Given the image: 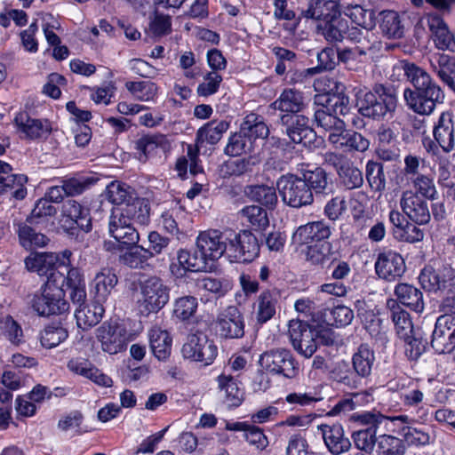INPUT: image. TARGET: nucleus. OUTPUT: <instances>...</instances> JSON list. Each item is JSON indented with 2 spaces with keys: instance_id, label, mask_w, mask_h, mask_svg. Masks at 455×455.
<instances>
[{
  "instance_id": "4be33fe9",
  "label": "nucleus",
  "mask_w": 455,
  "mask_h": 455,
  "mask_svg": "<svg viewBox=\"0 0 455 455\" xmlns=\"http://www.w3.org/2000/svg\"><path fill=\"white\" fill-rule=\"evenodd\" d=\"M108 235L113 237L119 245L124 248H130L136 245L140 241L138 230L122 219V215L110 213L108 219Z\"/></svg>"
},
{
  "instance_id": "13d9d810",
  "label": "nucleus",
  "mask_w": 455,
  "mask_h": 455,
  "mask_svg": "<svg viewBox=\"0 0 455 455\" xmlns=\"http://www.w3.org/2000/svg\"><path fill=\"white\" fill-rule=\"evenodd\" d=\"M165 141L164 135H147L135 143L136 154L140 162H145Z\"/></svg>"
},
{
  "instance_id": "5fc2aeb1",
  "label": "nucleus",
  "mask_w": 455,
  "mask_h": 455,
  "mask_svg": "<svg viewBox=\"0 0 455 455\" xmlns=\"http://www.w3.org/2000/svg\"><path fill=\"white\" fill-rule=\"evenodd\" d=\"M198 301L194 296L186 295L176 299L173 302V316L185 322L192 319L197 310Z\"/></svg>"
},
{
  "instance_id": "ea45409f",
  "label": "nucleus",
  "mask_w": 455,
  "mask_h": 455,
  "mask_svg": "<svg viewBox=\"0 0 455 455\" xmlns=\"http://www.w3.org/2000/svg\"><path fill=\"white\" fill-rule=\"evenodd\" d=\"M0 335L14 347H20L26 343L21 324L10 315L0 316Z\"/></svg>"
},
{
  "instance_id": "052dcab7",
  "label": "nucleus",
  "mask_w": 455,
  "mask_h": 455,
  "mask_svg": "<svg viewBox=\"0 0 455 455\" xmlns=\"http://www.w3.org/2000/svg\"><path fill=\"white\" fill-rule=\"evenodd\" d=\"M185 215L184 208L179 203H175L162 213L161 224L168 233L178 234L180 232V222Z\"/></svg>"
},
{
  "instance_id": "58836bf2",
  "label": "nucleus",
  "mask_w": 455,
  "mask_h": 455,
  "mask_svg": "<svg viewBox=\"0 0 455 455\" xmlns=\"http://www.w3.org/2000/svg\"><path fill=\"white\" fill-rule=\"evenodd\" d=\"M16 233L20 246L27 251L44 247L50 241L44 234L37 232L27 222L18 223Z\"/></svg>"
},
{
  "instance_id": "2eb2a0df",
  "label": "nucleus",
  "mask_w": 455,
  "mask_h": 455,
  "mask_svg": "<svg viewBox=\"0 0 455 455\" xmlns=\"http://www.w3.org/2000/svg\"><path fill=\"white\" fill-rule=\"evenodd\" d=\"M377 275L386 281L393 282L405 272V261L402 255L392 250L380 251L374 264Z\"/></svg>"
},
{
  "instance_id": "69168bd1",
  "label": "nucleus",
  "mask_w": 455,
  "mask_h": 455,
  "mask_svg": "<svg viewBox=\"0 0 455 455\" xmlns=\"http://www.w3.org/2000/svg\"><path fill=\"white\" fill-rule=\"evenodd\" d=\"M243 220L255 228H265L269 220L266 210L259 205H247L240 211Z\"/></svg>"
},
{
  "instance_id": "338daca9",
  "label": "nucleus",
  "mask_w": 455,
  "mask_h": 455,
  "mask_svg": "<svg viewBox=\"0 0 455 455\" xmlns=\"http://www.w3.org/2000/svg\"><path fill=\"white\" fill-rule=\"evenodd\" d=\"M68 331L60 325H48L40 332L41 345L45 348L59 346L68 338Z\"/></svg>"
},
{
  "instance_id": "72a5a7b5",
  "label": "nucleus",
  "mask_w": 455,
  "mask_h": 455,
  "mask_svg": "<svg viewBox=\"0 0 455 455\" xmlns=\"http://www.w3.org/2000/svg\"><path fill=\"white\" fill-rule=\"evenodd\" d=\"M102 303V301L94 299V301L89 305H80L79 308H77L75 313L77 325L86 330L98 324L105 313Z\"/></svg>"
},
{
  "instance_id": "f257e3e1",
  "label": "nucleus",
  "mask_w": 455,
  "mask_h": 455,
  "mask_svg": "<svg viewBox=\"0 0 455 455\" xmlns=\"http://www.w3.org/2000/svg\"><path fill=\"white\" fill-rule=\"evenodd\" d=\"M356 107L365 117L380 120L392 116L397 107L396 94L383 84H376L372 91L366 88H355Z\"/></svg>"
},
{
  "instance_id": "603ef678",
  "label": "nucleus",
  "mask_w": 455,
  "mask_h": 455,
  "mask_svg": "<svg viewBox=\"0 0 455 455\" xmlns=\"http://www.w3.org/2000/svg\"><path fill=\"white\" fill-rule=\"evenodd\" d=\"M355 42L354 47L346 48L338 52V62L347 63L351 60H356L363 56H366L373 48L374 43L367 36H356L353 39Z\"/></svg>"
},
{
  "instance_id": "a19ab883",
  "label": "nucleus",
  "mask_w": 455,
  "mask_h": 455,
  "mask_svg": "<svg viewBox=\"0 0 455 455\" xmlns=\"http://www.w3.org/2000/svg\"><path fill=\"white\" fill-rule=\"evenodd\" d=\"M63 284H60L65 290H70V299L74 303L81 304L86 298L85 283L80 269L71 267L64 276Z\"/></svg>"
},
{
  "instance_id": "680f3d73",
  "label": "nucleus",
  "mask_w": 455,
  "mask_h": 455,
  "mask_svg": "<svg viewBox=\"0 0 455 455\" xmlns=\"http://www.w3.org/2000/svg\"><path fill=\"white\" fill-rule=\"evenodd\" d=\"M272 52L276 58L275 71L277 75L282 76L295 68L298 57L294 52L281 46H275Z\"/></svg>"
},
{
  "instance_id": "774afa93",
  "label": "nucleus",
  "mask_w": 455,
  "mask_h": 455,
  "mask_svg": "<svg viewBox=\"0 0 455 455\" xmlns=\"http://www.w3.org/2000/svg\"><path fill=\"white\" fill-rule=\"evenodd\" d=\"M377 451L382 455H402L404 452L403 441L390 435H380L377 439Z\"/></svg>"
},
{
  "instance_id": "c756f323",
  "label": "nucleus",
  "mask_w": 455,
  "mask_h": 455,
  "mask_svg": "<svg viewBox=\"0 0 455 455\" xmlns=\"http://www.w3.org/2000/svg\"><path fill=\"white\" fill-rule=\"evenodd\" d=\"M280 299V293L276 289L265 290L257 298L255 302V315L259 323L268 322L275 315Z\"/></svg>"
},
{
  "instance_id": "a18cd8bd",
  "label": "nucleus",
  "mask_w": 455,
  "mask_h": 455,
  "mask_svg": "<svg viewBox=\"0 0 455 455\" xmlns=\"http://www.w3.org/2000/svg\"><path fill=\"white\" fill-rule=\"evenodd\" d=\"M240 129L252 142L257 139H266L269 133V129L263 118L254 113H250L244 117Z\"/></svg>"
},
{
  "instance_id": "423d86ee",
  "label": "nucleus",
  "mask_w": 455,
  "mask_h": 455,
  "mask_svg": "<svg viewBox=\"0 0 455 455\" xmlns=\"http://www.w3.org/2000/svg\"><path fill=\"white\" fill-rule=\"evenodd\" d=\"M403 97L410 108L420 115H430L436 104L442 103L444 94L435 82L417 90L405 89Z\"/></svg>"
},
{
  "instance_id": "6e6552de",
  "label": "nucleus",
  "mask_w": 455,
  "mask_h": 455,
  "mask_svg": "<svg viewBox=\"0 0 455 455\" xmlns=\"http://www.w3.org/2000/svg\"><path fill=\"white\" fill-rule=\"evenodd\" d=\"M59 223L70 235H74L77 228L90 232L92 228L90 209L76 200H67L61 205Z\"/></svg>"
},
{
  "instance_id": "e433bc0d",
  "label": "nucleus",
  "mask_w": 455,
  "mask_h": 455,
  "mask_svg": "<svg viewBox=\"0 0 455 455\" xmlns=\"http://www.w3.org/2000/svg\"><path fill=\"white\" fill-rule=\"evenodd\" d=\"M149 344L153 355L159 360H166L172 351V339L170 334L159 327H153L148 331Z\"/></svg>"
},
{
  "instance_id": "f03ea898",
  "label": "nucleus",
  "mask_w": 455,
  "mask_h": 455,
  "mask_svg": "<svg viewBox=\"0 0 455 455\" xmlns=\"http://www.w3.org/2000/svg\"><path fill=\"white\" fill-rule=\"evenodd\" d=\"M139 290L137 304L141 315H148L150 313L158 312L169 301L170 289L158 276L151 275L140 279Z\"/></svg>"
},
{
  "instance_id": "9d476101",
  "label": "nucleus",
  "mask_w": 455,
  "mask_h": 455,
  "mask_svg": "<svg viewBox=\"0 0 455 455\" xmlns=\"http://www.w3.org/2000/svg\"><path fill=\"white\" fill-rule=\"evenodd\" d=\"M16 132L22 140H46L52 131V123L48 119L36 118L27 111L18 112L13 119Z\"/></svg>"
},
{
  "instance_id": "7ed1b4c3",
  "label": "nucleus",
  "mask_w": 455,
  "mask_h": 455,
  "mask_svg": "<svg viewBox=\"0 0 455 455\" xmlns=\"http://www.w3.org/2000/svg\"><path fill=\"white\" fill-rule=\"evenodd\" d=\"M276 186L283 202L290 207L301 208L314 201L311 188L306 180L298 175H282L277 180Z\"/></svg>"
},
{
  "instance_id": "ddd939ff",
  "label": "nucleus",
  "mask_w": 455,
  "mask_h": 455,
  "mask_svg": "<svg viewBox=\"0 0 455 455\" xmlns=\"http://www.w3.org/2000/svg\"><path fill=\"white\" fill-rule=\"evenodd\" d=\"M431 346L438 354L451 353L455 348V316L443 315L436 319Z\"/></svg>"
},
{
  "instance_id": "79ce46f5",
  "label": "nucleus",
  "mask_w": 455,
  "mask_h": 455,
  "mask_svg": "<svg viewBox=\"0 0 455 455\" xmlns=\"http://www.w3.org/2000/svg\"><path fill=\"white\" fill-rule=\"evenodd\" d=\"M352 419L366 426L367 427H374L375 429H377L379 425L387 420L392 423L399 422L401 424H409L413 421L411 417L406 414H401L397 416H385L379 412L370 411L355 413L352 416Z\"/></svg>"
},
{
  "instance_id": "3c124183",
  "label": "nucleus",
  "mask_w": 455,
  "mask_h": 455,
  "mask_svg": "<svg viewBox=\"0 0 455 455\" xmlns=\"http://www.w3.org/2000/svg\"><path fill=\"white\" fill-rule=\"evenodd\" d=\"M125 87L134 99L146 102H155L159 91L157 84L148 80L137 82L129 81L125 84Z\"/></svg>"
},
{
  "instance_id": "c85d7f7f",
  "label": "nucleus",
  "mask_w": 455,
  "mask_h": 455,
  "mask_svg": "<svg viewBox=\"0 0 455 455\" xmlns=\"http://www.w3.org/2000/svg\"><path fill=\"white\" fill-rule=\"evenodd\" d=\"M228 128L229 123L225 120H212L204 124L196 132V145L197 149L205 145H216Z\"/></svg>"
},
{
  "instance_id": "6ab92c4d",
  "label": "nucleus",
  "mask_w": 455,
  "mask_h": 455,
  "mask_svg": "<svg viewBox=\"0 0 455 455\" xmlns=\"http://www.w3.org/2000/svg\"><path fill=\"white\" fill-rule=\"evenodd\" d=\"M196 249L206 260L219 259L228 250L227 238L217 229L200 232L196 238Z\"/></svg>"
},
{
  "instance_id": "5701e85b",
  "label": "nucleus",
  "mask_w": 455,
  "mask_h": 455,
  "mask_svg": "<svg viewBox=\"0 0 455 455\" xmlns=\"http://www.w3.org/2000/svg\"><path fill=\"white\" fill-rule=\"evenodd\" d=\"M111 213L122 215V219L129 223L134 221L147 226L150 221V205L146 199L138 197L137 195L125 205L113 208Z\"/></svg>"
},
{
  "instance_id": "e2e57ef3",
  "label": "nucleus",
  "mask_w": 455,
  "mask_h": 455,
  "mask_svg": "<svg viewBox=\"0 0 455 455\" xmlns=\"http://www.w3.org/2000/svg\"><path fill=\"white\" fill-rule=\"evenodd\" d=\"M437 66L432 63L434 69L440 79L455 92V64L451 61L448 55L442 54L436 58Z\"/></svg>"
},
{
  "instance_id": "864d4df0",
  "label": "nucleus",
  "mask_w": 455,
  "mask_h": 455,
  "mask_svg": "<svg viewBox=\"0 0 455 455\" xmlns=\"http://www.w3.org/2000/svg\"><path fill=\"white\" fill-rule=\"evenodd\" d=\"M301 178L306 180L311 191L314 190L316 194H328L331 190L328 174L323 168L307 170L302 173Z\"/></svg>"
},
{
  "instance_id": "a878e982",
  "label": "nucleus",
  "mask_w": 455,
  "mask_h": 455,
  "mask_svg": "<svg viewBox=\"0 0 455 455\" xmlns=\"http://www.w3.org/2000/svg\"><path fill=\"white\" fill-rule=\"evenodd\" d=\"M331 234V228L324 221H314L299 227L292 240L298 244H309L327 239Z\"/></svg>"
},
{
  "instance_id": "39448f33",
  "label": "nucleus",
  "mask_w": 455,
  "mask_h": 455,
  "mask_svg": "<svg viewBox=\"0 0 455 455\" xmlns=\"http://www.w3.org/2000/svg\"><path fill=\"white\" fill-rule=\"evenodd\" d=\"M262 369L286 379H295L299 373V364L288 349H273L263 353L259 360Z\"/></svg>"
},
{
  "instance_id": "bb28decb",
  "label": "nucleus",
  "mask_w": 455,
  "mask_h": 455,
  "mask_svg": "<svg viewBox=\"0 0 455 455\" xmlns=\"http://www.w3.org/2000/svg\"><path fill=\"white\" fill-rule=\"evenodd\" d=\"M344 13L346 16L349 17L355 24L365 29L364 33L356 29H351L349 32L351 39H355L356 36L369 37L370 30L376 25L375 12L372 10L365 9L361 5L355 4L347 6Z\"/></svg>"
},
{
  "instance_id": "8fccbe9b",
  "label": "nucleus",
  "mask_w": 455,
  "mask_h": 455,
  "mask_svg": "<svg viewBox=\"0 0 455 455\" xmlns=\"http://www.w3.org/2000/svg\"><path fill=\"white\" fill-rule=\"evenodd\" d=\"M106 197L112 204L119 205V207L125 205L131 202L136 196L133 188L129 185L120 182L112 181L106 188Z\"/></svg>"
},
{
  "instance_id": "c03bdc74",
  "label": "nucleus",
  "mask_w": 455,
  "mask_h": 455,
  "mask_svg": "<svg viewBox=\"0 0 455 455\" xmlns=\"http://www.w3.org/2000/svg\"><path fill=\"white\" fill-rule=\"evenodd\" d=\"M28 178L24 174L8 173L6 176H0V192L10 194L17 200H22L27 196L25 187Z\"/></svg>"
},
{
  "instance_id": "7c9ffc66",
  "label": "nucleus",
  "mask_w": 455,
  "mask_h": 455,
  "mask_svg": "<svg viewBox=\"0 0 455 455\" xmlns=\"http://www.w3.org/2000/svg\"><path fill=\"white\" fill-rule=\"evenodd\" d=\"M117 283L118 278L113 269L102 268L95 275L92 283V292L94 294V299L105 302Z\"/></svg>"
},
{
  "instance_id": "c9c22d12",
  "label": "nucleus",
  "mask_w": 455,
  "mask_h": 455,
  "mask_svg": "<svg viewBox=\"0 0 455 455\" xmlns=\"http://www.w3.org/2000/svg\"><path fill=\"white\" fill-rule=\"evenodd\" d=\"M395 294L399 303L411 310L417 313H421L424 310L423 293L415 286L403 283H398L395 288Z\"/></svg>"
},
{
  "instance_id": "4c0bfd02",
  "label": "nucleus",
  "mask_w": 455,
  "mask_h": 455,
  "mask_svg": "<svg viewBox=\"0 0 455 455\" xmlns=\"http://www.w3.org/2000/svg\"><path fill=\"white\" fill-rule=\"evenodd\" d=\"M339 4L334 0H310L305 17L327 22L339 16Z\"/></svg>"
},
{
  "instance_id": "6e6d98bb",
  "label": "nucleus",
  "mask_w": 455,
  "mask_h": 455,
  "mask_svg": "<svg viewBox=\"0 0 455 455\" xmlns=\"http://www.w3.org/2000/svg\"><path fill=\"white\" fill-rule=\"evenodd\" d=\"M404 345V354L409 360L417 361L426 351L427 341L423 339L419 331H413L400 338Z\"/></svg>"
},
{
  "instance_id": "bf43d9fd",
  "label": "nucleus",
  "mask_w": 455,
  "mask_h": 455,
  "mask_svg": "<svg viewBox=\"0 0 455 455\" xmlns=\"http://www.w3.org/2000/svg\"><path fill=\"white\" fill-rule=\"evenodd\" d=\"M337 173L340 183L347 189L358 188L363 183L362 172L350 160L345 165L340 166V170Z\"/></svg>"
},
{
  "instance_id": "2f4dec72",
  "label": "nucleus",
  "mask_w": 455,
  "mask_h": 455,
  "mask_svg": "<svg viewBox=\"0 0 455 455\" xmlns=\"http://www.w3.org/2000/svg\"><path fill=\"white\" fill-rule=\"evenodd\" d=\"M374 351L366 344H362L352 356L353 370L359 379H369L375 363Z\"/></svg>"
},
{
  "instance_id": "f8f14e48",
  "label": "nucleus",
  "mask_w": 455,
  "mask_h": 455,
  "mask_svg": "<svg viewBox=\"0 0 455 455\" xmlns=\"http://www.w3.org/2000/svg\"><path fill=\"white\" fill-rule=\"evenodd\" d=\"M244 327L242 313L236 307L231 306L218 315L215 331L221 339H240L244 335Z\"/></svg>"
},
{
  "instance_id": "a211bd4d",
  "label": "nucleus",
  "mask_w": 455,
  "mask_h": 455,
  "mask_svg": "<svg viewBox=\"0 0 455 455\" xmlns=\"http://www.w3.org/2000/svg\"><path fill=\"white\" fill-rule=\"evenodd\" d=\"M96 338L101 349L109 355H116L126 348V331L117 323H104L96 330Z\"/></svg>"
},
{
  "instance_id": "f704fd0d",
  "label": "nucleus",
  "mask_w": 455,
  "mask_h": 455,
  "mask_svg": "<svg viewBox=\"0 0 455 455\" xmlns=\"http://www.w3.org/2000/svg\"><path fill=\"white\" fill-rule=\"evenodd\" d=\"M454 128L451 114L442 113L433 133L435 140L445 152H451L454 148Z\"/></svg>"
},
{
  "instance_id": "0e129e2a",
  "label": "nucleus",
  "mask_w": 455,
  "mask_h": 455,
  "mask_svg": "<svg viewBox=\"0 0 455 455\" xmlns=\"http://www.w3.org/2000/svg\"><path fill=\"white\" fill-rule=\"evenodd\" d=\"M253 149V142L240 130V132L232 134L228 138L224 152L230 156H237L251 153Z\"/></svg>"
},
{
  "instance_id": "20e7f679",
  "label": "nucleus",
  "mask_w": 455,
  "mask_h": 455,
  "mask_svg": "<svg viewBox=\"0 0 455 455\" xmlns=\"http://www.w3.org/2000/svg\"><path fill=\"white\" fill-rule=\"evenodd\" d=\"M32 307L38 315L50 316L61 315L69 308L65 299V290L60 284H44L41 294L32 299Z\"/></svg>"
},
{
  "instance_id": "1a4fd4ad",
  "label": "nucleus",
  "mask_w": 455,
  "mask_h": 455,
  "mask_svg": "<svg viewBox=\"0 0 455 455\" xmlns=\"http://www.w3.org/2000/svg\"><path fill=\"white\" fill-rule=\"evenodd\" d=\"M289 337L291 345L300 355L310 358L318 347V331L307 323L291 320L289 323Z\"/></svg>"
},
{
  "instance_id": "412c9836",
  "label": "nucleus",
  "mask_w": 455,
  "mask_h": 455,
  "mask_svg": "<svg viewBox=\"0 0 455 455\" xmlns=\"http://www.w3.org/2000/svg\"><path fill=\"white\" fill-rule=\"evenodd\" d=\"M317 430L327 450L332 455H341L350 450L351 442L345 436L344 428L340 424H321L317 426Z\"/></svg>"
},
{
  "instance_id": "aec40b11",
  "label": "nucleus",
  "mask_w": 455,
  "mask_h": 455,
  "mask_svg": "<svg viewBox=\"0 0 455 455\" xmlns=\"http://www.w3.org/2000/svg\"><path fill=\"white\" fill-rule=\"evenodd\" d=\"M400 206L403 212L418 225H425L431 219L427 202L412 190L403 192Z\"/></svg>"
},
{
  "instance_id": "9b49d317",
  "label": "nucleus",
  "mask_w": 455,
  "mask_h": 455,
  "mask_svg": "<svg viewBox=\"0 0 455 455\" xmlns=\"http://www.w3.org/2000/svg\"><path fill=\"white\" fill-rule=\"evenodd\" d=\"M182 355L185 359L211 364L218 355L217 346L213 340L202 332L192 334L182 346Z\"/></svg>"
},
{
  "instance_id": "393cba45",
  "label": "nucleus",
  "mask_w": 455,
  "mask_h": 455,
  "mask_svg": "<svg viewBox=\"0 0 455 455\" xmlns=\"http://www.w3.org/2000/svg\"><path fill=\"white\" fill-rule=\"evenodd\" d=\"M68 368L73 373L86 378L99 386H112V379L101 372L88 359L83 357L72 358L68 363Z\"/></svg>"
},
{
  "instance_id": "49530a36",
  "label": "nucleus",
  "mask_w": 455,
  "mask_h": 455,
  "mask_svg": "<svg viewBox=\"0 0 455 455\" xmlns=\"http://www.w3.org/2000/svg\"><path fill=\"white\" fill-rule=\"evenodd\" d=\"M126 249L127 251L119 256V262L130 268L142 269L151 259L149 250L138 245V243Z\"/></svg>"
},
{
  "instance_id": "de8ad7c7",
  "label": "nucleus",
  "mask_w": 455,
  "mask_h": 455,
  "mask_svg": "<svg viewBox=\"0 0 455 455\" xmlns=\"http://www.w3.org/2000/svg\"><path fill=\"white\" fill-rule=\"evenodd\" d=\"M379 16V28L383 36L393 39L401 38L403 36V25L398 12L383 11Z\"/></svg>"
},
{
  "instance_id": "dca6fc26",
  "label": "nucleus",
  "mask_w": 455,
  "mask_h": 455,
  "mask_svg": "<svg viewBox=\"0 0 455 455\" xmlns=\"http://www.w3.org/2000/svg\"><path fill=\"white\" fill-rule=\"evenodd\" d=\"M280 122L286 126V133L291 140L296 144L311 143L315 132L310 126L309 118L302 114L281 115Z\"/></svg>"
},
{
  "instance_id": "cd10ccee",
  "label": "nucleus",
  "mask_w": 455,
  "mask_h": 455,
  "mask_svg": "<svg viewBox=\"0 0 455 455\" xmlns=\"http://www.w3.org/2000/svg\"><path fill=\"white\" fill-rule=\"evenodd\" d=\"M427 22L435 46L443 51L455 52L454 36L443 20L437 14H432L428 16Z\"/></svg>"
},
{
  "instance_id": "4468645a",
  "label": "nucleus",
  "mask_w": 455,
  "mask_h": 455,
  "mask_svg": "<svg viewBox=\"0 0 455 455\" xmlns=\"http://www.w3.org/2000/svg\"><path fill=\"white\" fill-rule=\"evenodd\" d=\"M228 253L235 261H252L259 253L257 237L249 230H241L229 239Z\"/></svg>"
},
{
  "instance_id": "473e14b6",
  "label": "nucleus",
  "mask_w": 455,
  "mask_h": 455,
  "mask_svg": "<svg viewBox=\"0 0 455 455\" xmlns=\"http://www.w3.org/2000/svg\"><path fill=\"white\" fill-rule=\"evenodd\" d=\"M220 392L228 406L237 407L243 401V391L238 380L230 374L222 373L217 379Z\"/></svg>"
},
{
  "instance_id": "0eeeda50",
  "label": "nucleus",
  "mask_w": 455,
  "mask_h": 455,
  "mask_svg": "<svg viewBox=\"0 0 455 455\" xmlns=\"http://www.w3.org/2000/svg\"><path fill=\"white\" fill-rule=\"evenodd\" d=\"M60 258L53 252H31L24 259L25 267L29 272L46 277L44 284H63L64 275L57 270Z\"/></svg>"
},
{
  "instance_id": "37998d69",
  "label": "nucleus",
  "mask_w": 455,
  "mask_h": 455,
  "mask_svg": "<svg viewBox=\"0 0 455 455\" xmlns=\"http://www.w3.org/2000/svg\"><path fill=\"white\" fill-rule=\"evenodd\" d=\"M387 307L391 311V317L399 338L415 331L408 312L400 307L397 300L387 299Z\"/></svg>"
},
{
  "instance_id": "f3484780",
  "label": "nucleus",
  "mask_w": 455,
  "mask_h": 455,
  "mask_svg": "<svg viewBox=\"0 0 455 455\" xmlns=\"http://www.w3.org/2000/svg\"><path fill=\"white\" fill-rule=\"evenodd\" d=\"M423 289L428 291H451L455 290V274L453 269L444 267L438 271L427 267H424L419 276Z\"/></svg>"
},
{
  "instance_id": "4d7b16f0",
  "label": "nucleus",
  "mask_w": 455,
  "mask_h": 455,
  "mask_svg": "<svg viewBox=\"0 0 455 455\" xmlns=\"http://www.w3.org/2000/svg\"><path fill=\"white\" fill-rule=\"evenodd\" d=\"M247 194L251 200L269 209H273L277 204V195L274 187L267 185L251 186L248 188Z\"/></svg>"
},
{
  "instance_id": "09e8293b",
  "label": "nucleus",
  "mask_w": 455,
  "mask_h": 455,
  "mask_svg": "<svg viewBox=\"0 0 455 455\" xmlns=\"http://www.w3.org/2000/svg\"><path fill=\"white\" fill-rule=\"evenodd\" d=\"M179 266L183 271L201 272L208 268V261L198 250H180L177 253Z\"/></svg>"
},
{
  "instance_id": "b1692460",
  "label": "nucleus",
  "mask_w": 455,
  "mask_h": 455,
  "mask_svg": "<svg viewBox=\"0 0 455 455\" xmlns=\"http://www.w3.org/2000/svg\"><path fill=\"white\" fill-rule=\"evenodd\" d=\"M307 106L304 93L295 88H285L270 104V108L282 115H297L304 111Z\"/></svg>"
}]
</instances>
